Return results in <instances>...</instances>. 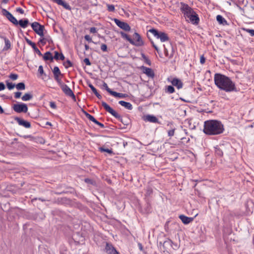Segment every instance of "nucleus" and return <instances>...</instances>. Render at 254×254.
Segmentation results:
<instances>
[{
  "label": "nucleus",
  "mask_w": 254,
  "mask_h": 254,
  "mask_svg": "<svg viewBox=\"0 0 254 254\" xmlns=\"http://www.w3.org/2000/svg\"><path fill=\"white\" fill-rule=\"evenodd\" d=\"M214 81L215 85L220 90L226 92L239 91L234 82L231 79L223 74L216 73L214 74Z\"/></svg>",
  "instance_id": "obj_1"
},
{
  "label": "nucleus",
  "mask_w": 254,
  "mask_h": 254,
  "mask_svg": "<svg viewBox=\"0 0 254 254\" xmlns=\"http://www.w3.org/2000/svg\"><path fill=\"white\" fill-rule=\"evenodd\" d=\"M224 130V126L221 121L216 120H207L204 123L203 132L209 135L221 134Z\"/></svg>",
  "instance_id": "obj_2"
},
{
  "label": "nucleus",
  "mask_w": 254,
  "mask_h": 254,
  "mask_svg": "<svg viewBox=\"0 0 254 254\" xmlns=\"http://www.w3.org/2000/svg\"><path fill=\"white\" fill-rule=\"evenodd\" d=\"M102 105L104 107V109L110 114H111L115 118L120 121L123 125L124 126L123 127H121V128H126L128 126L130 123V120L127 117H122L119 115L116 111L113 109L107 103L105 102H102Z\"/></svg>",
  "instance_id": "obj_3"
},
{
  "label": "nucleus",
  "mask_w": 254,
  "mask_h": 254,
  "mask_svg": "<svg viewBox=\"0 0 254 254\" xmlns=\"http://www.w3.org/2000/svg\"><path fill=\"white\" fill-rule=\"evenodd\" d=\"M148 32L152 33L157 39H159L162 42H165L169 40V37L167 33L158 31L155 28H152L149 29L148 30L147 33Z\"/></svg>",
  "instance_id": "obj_4"
},
{
  "label": "nucleus",
  "mask_w": 254,
  "mask_h": 254,
  "mask_svg": "<svg viewBox=\"0 0 254 254\" xmlns=\"http://www.w3.org/2000/svg\"><path fill=\"white\" fill-rule=\"evenodd\" d=\"M31 27L34 31L41 37L44 36V26L38 22H34L31 24Z\"/></svg>",
  "instance_id": "obj_5"
},
{
  "label": "nucleus",
  "mask_w": 254,
  "mask_h": 254,
  "mask_svg": "<svg viewBox=\"0 0 254 254\" xmlns=\"http://www.w3.org/2000/svg\"><path fill=\"white\" fill-rule=\"evenodd\" d=\"M180 4V10L184 14V16L188 18V17H189L190 15L194 13V11L188 4H186L183 2H181Z\"/></svg>",
  "instance_id": "obj_6"
},
{
  "label": "nucleus",
  "mask_w": 254,
  "mask_h": 254,
  "mask_svg": "<svg viewBox=\"0 0 254 254\" xmlns=\"http://www.w3.org/2000/svg\"><path fill=\"white\" fill-rule=\"evenodd\" d=\"M113 20L115 22L116 25L121 29L127 32H128L130 30L131 28L127 23L122 21L116 18H114Z\"/></svg>",
  "instance_id": "obj_7"
},
{
  "label": "nucleus",
  "mask_w": 254,
  "mask_h": 254,
  "mask_svg": "<svg viewBox=\"0 0 254 254\" xmlns=\"http://www.w3.org/2000/svg\"><path fill=\"white\" fill-rule=\"evenodd\" d=\"M133 39L136 41H134V44H131L133 45L139 47L144 45V42L141 39L140 35L137 32H135L133 35Z\"/></svg>",
  "instance_id": "obj_8"
},
{
  "label": "nucleus",
  "mask_w": 254,
  "mask_h": 254,
  "mask_svg": "<svg viewBox=\"0 0 254 254\" xmlns=\"http://www.w3.org/2000/svg\"><path fill=\"white\" fill-rule=\"evenodd\" d=\"M1 13L5 16L10 22L14 25H16V18H15L8 11L4 8L1 10Z\"/></svg>",
  "instance_id": "obj_9"
},
{
  "label": "nucleus",
  "mask_w": 254,
  "mask_h": 254,
  "mask_svg": "<svg viewBox=\"0 0 254 254\" xmlns=\"http://www.w3.org/2000/svg\"><path fill=\"white\" fill-rule=\"evenodd\" d=\"M145 204L143 206L142 212L144 213H149L151 212L152 207L151 200L149 198H145Z\"/></svg>",
  "instance_id": "obj_10"
},
{
  "label": "nucleus",
  "mask_w": 254,
  "mask_h": 254,
  "mask_svg": "<svg viewBox=\"0 0 254 254\" xmlns=\"http://www.w3.org/2000/svg\"><path fill=\"white\" fill-rule=\"evenodd\" d=\"M140 68L148 77L153 78L155 76L154 72L151 68L143 65L141 66Z\"/></svg>",
  "instance_id": "obj_11"
},
{
  "label": "nucleus",
  "mask_w": 254,
  "mask_h": 254,
  "mask_svg": "<svg viewBox=\"0 0 254 254\" xmlns=\"http://www.w3.org/2000/svg\"><path fill=\"white\" fill-rule=\"evenodd\" d=\"M28 111L27 105L23 103L17 102V113H26Z\"/></svg>",
  "instance_id": "obj_12"
},
{
  "label": "nucleus",
  "mask_w": 254,
  "mask_h": 254,
  "mask_svg": "<svg viewBox=\"0 0 254 254\" xmlns=\"http://www.w3.org/2000/svg\"><path fill=\"white\" fill-rule=\"evenodd\" d=\"M168 80L171 82L173 86H176L178 89L183 87V83L181 79L175 77L172 80H170V78H168Z\"/></svg>",
  "instance_id": "obj_13"
},
{
  "label": "nucleus",
  "mask_w": 254,
  "mask_h": 254,
  "mask_svg": "<svg viewBox=\"0 0 254 254\" xmlns=\"http://www.w3.org/2000/svg\"><path fill=\"white\" fill-rule=\"evenodd\" d=\"M143 120L145 121H148L150 123L161 124V122L159 121L157 117L152 115H147L144 117Z\"/></svg>",
  "instance_id": "obj_14"
},
{
  "label": "nucleus",
  "mask_w": 254,
  "mask_h": 254,
  "mask_svg": "<svg viewBox=\"0 0 254 254\" xmlns=\"http://www.w3.org/2000/svg\"><path fill=\"white\" fill-rule=\"evenodd\" d=\"M17 122L19 126H22L26 128H29L31 127V123L22 118L17 117Z\"/></svg>",
  "instance_id": "obj_15"
},
{
  "label": "nucleus",
  "mask_w": 254,
  "mask_h": 254,
  "mask_svg": "<svg viewBox=\"0 0 254 254\" xmlns=\"http://www.w3.org/2000/svg\"><path fill=\"white\" fill-rule=\"evenodd\" d=\"M190 20L191 23L195 25H197L199 22V18L196 13L194 11V13L190 15L189 17H188Z\"/></svg>",
  "instance_id": "obj_16"
},
{
  "label": "nucleus",
  "mask_w": 254,
  "mask_h": 254,
  "mask_svg": "<svg viewBox=\"0 0 254 254\" xmlns=\"http://www.w3.org/2000/svg\"><path fill=\"white\" fill-rule=\"evenodd\" d=\"M25 40L27 43L32 47V48H33V50L35 53H36L39 56H43L41 52L37 47L36 44L35 43L33 42L32 41H31V40L26 38H25Z\"/></svg>",
  "instance_id": "obj_17"
},
{
  "label": "nucleus",
  "mask_w": 254,
  "mask_h": 254,
  "mask_svg": "<svg viewBox=\"0 0 254 254\" xmlns=\"http://www.w3.org/2000/svg\"><path fill=\"white\" fill-rule=\"evenodd\" d=\"M52 1L58 5L62 6L65 9L68 10H71V9L70 6L64 0H52Z\"/></svg>",
  "instance_id": "obj_18"
},
{
  "label": "nucleus",
  "mask_w": 254,
  "mask_h": 254,
  "mask_svg": "<svg viewBox=\"0 0 254 254\" xmlns=\"http://www.w3.org/2000/svg\"><path fill=\"white\" fill-rule=\"evenodd\" d=\"M224 146V145H217L214 147L215 148V154L216 156L221 157L223 155V149Z\"/></svg>",
  "instance_id": "obj_19"
},
{
  "label": "nucleus",
  "mask_w": 254,
  "mask_h": 254,
  "mask_svg": "<svg viewBox=\"0 0 254 254\" xmlns=\"http://www.w3.org/2000/svg\"><path fill=\"white\" fill-rule=\"evenodd\" d=\"M105 251L107 254H114L117 251L112 244L109 243H106Z\"/></svg>",
  "instance_id": "obj_20"
},
{
  "label": "nucleus",
  "mask_w": 254,
  "mask_h": 254,
  "mask_svg": "<svg viewBox=\"0 0 254 254\" xmlns=\"http://www.w3.org/2000/svg\"><path fill=\"white\" fill-rule=\"evenodd\" d=\"M173 242L169 239H167V240L164 241L163 243V247L164 248V251L170 250L171 247L172 246Z\"/></svg>",
  "instance_id": "obj_21"
},
{
  "label": "nucleus",
  "mask_w": 254,
  "mask_h": 254,
  "mask_svg": "<svg viewBox=\"0 0 254 254\" xmlns=\"http://www.w3.org/2000/svg\"><path fill=\"white\" fill-rule=\"evenodd\" d=\"M179 217L184 224H188L193 220V217H189L184 215H180Z\"/></svg>",
  "instance_id": "obj_22"
},
{
  "label": "nucleus",
  "mask_w": 254,
  "mask_h": 254,
  "mask_svg": "<svg viewBox=\"0 0 254 254\" xmlns=\"http://www.w3.org/2000/svg\"><path fill=\"white\" fill-rule=\"evenodd\" d=\"M167 127H170V129L168 131V135L170 137L174 135L175 131L176 130L175 127L174 126L172 122H169L167 125Z\"/></svg>",
  "instance_id": "obj_23"
},
{
  "label": "nucleus",
  "mask_w": 254,
  "mask_h": 254,
  "mask_svg": "<svg viewBox=\"0 0 254 254\" xmlns=\"http://www.w3.org/2000/svg\"><path fill=\"white\" fill-rule=\"evenodd\" d=\"M29 24V22L28 19H21L19 21L17 20V25H19L23 28L27 27Z\"/></svg>",
  "instance_id": "obj_24"
},
{
  "label": "nucleus",
  "mask_w": 254,
  "mask_h": 254,
  "mask_svg": "<svg viewBox=\"0 0 254 254\" xmlns=\"http://www.w3.org/2000/svg\"><path fill=\"white\" fill-rule=\"evenodd\" d=\"M43 58L45 61H50L51 62H53L54 60L52 54L50 51L46 52L43 56Z\"/></svg>",
  "instance_id": "obj_25"
},
{
  "label": "nucleus",
  "mask_w": 254,
  "mask_h": 254,
  "mask_svg": "<svg viewBox=\"0 0 254 254\" xmlns=\"http://www.w3.org/2000/svg\"><path fill=\"white\" fill-rule=\"evenodd\" d=\"M61 88L62 89L63 92L67 96L73 93V91L71 90V89L65 84L62 86Z\"/></svg>",
  "instance_id": "obj_26"
},
{
  "label": "nucleus",
  "mask_w": 254,
  "mask_h": 254,
  "mask_svg": "<svg viewBox=\"0 0 254 254\" xmlns=\"http://www.w3.org/2000/svg\"><path fill=\"white\" fill-rule=\"evenodd\" d=\"M216 20L219 24L222 25H227L228 23L226 19L221 15H218L216 16Z\"/></svg>",
  "instance_id": "obj_27"
},
{
  "label": "nucleus",
  "mask_w": 254,
  "mask_h": 254,
  "mask_svg": "<svg viewBox=\"0 0 254 254\" xmlns=\"http://www.w3.org/2000/svg\"><path fill=\"white\" fill-rule=\"evenodd\" d=\"M119 33H120L123 38L125 39L128 41L130 44H134V41L127 33L123 31H120L119 32Z\"/></svg>",
  "instance_id": "obj_28"
},
{
  "label": "nucleus",
  "mask_w": 254,
  "mask_h": 254,
  "mask_svg": "<svg viewBox=\"0 0 254 254\" xmlns=\"http://www.w3.org/2000/svg\"><path fill=\"white\" fill-rule=\"evenodd\" d=\"M119 104L128 110H131L132 109V106L131 104L129 102H127L121 100L119 102Z\"/></svg>",
  "instance_id": "obj_29"
},
{
  "label": "nucleus",
  "mask_w": 254,
  "mask_h": 254,
  "mask_svg": "<svg viewBox=\"0 0 254 254\" xmlns=\"http://www.w3.org/2000/svg\"><path fill=\"white\" fill-rule=\"evenodd\" d=\"M54 77L57 76H62L63 74L61 73L58 66H55L52 70Z\"/></svg>",
  "instance_id": "obj_30"
},
{
  "label": "nucleus",
  "mask_w": 254,
  "mask_h": 254,
  "mask_svg": "<svg viewBox=\"0 0 254 254\" xmlns=\"http://www.w3.org/2000/svg\"><path fill=\"white\" fill-rule=\"evenodd\" d=\"M112 95L115 97H118L119 98H126L127 96V95L126 94L118 93V92H117L114 91L113 94H112Z\"/></svg>",
  "instance_id": "obj_31"
},
{
  "label": "nucleus",
  "mask_w": 254,
  "mask_h": 254,
  "mask_svg": "<svg viewBox=\"0 0 254 254\" xmlns=\"http://www.w3.org/2000/svg\"><path fill=\"white\" fill-rule=\"evenodd\" d=\"M32 98L33 95L31 93H26L21 97V99L24 101H27L31 100Z\"/></svg>",
  "instance_id": "obj_32"
},
{
  "label": "nucleus",
  "mask_w": 254,
  "mask_h": 254,
  "mask_svg": "<svg viewBox=\"0 0 254 254\" xmlns=\"http://www.w3.org/2000/svg\"><path fill=\"white\" fill-rule=\"evenodd\" d=\"M99 150L102 152H107L109 154H114L113 151L112 149L105 148L103 147H101L99 148Z\"/></svg>",
  "instance_id": "obj_33"
},
{
  "label": "nucleus",
  "mask_w": 254,
  "mask_h": 254,
  "mask_svg": "<svg viewBox=\"0 0 254 254\" xmlns=\"http://www.w3.org/2000/svg\"><path fill=\"white\" fill-rule=\"evenodd\" d=\"M153 193V190L150 187H148L146 190V193L145 194V198H149L148 197L150 196Z\"/></svg>",
  "instance_id": "obj_34"
},
{
  "label": "nucleus",
  "mask_w": 254,
  "mask_h": 254,
  "mask_svg": "<svg viewBox=\"0 0 254 254\" xmlns=\"http://www.w3.org/2000/svg\"><path fill=\"white\" fill-rule=\"evenodd\" d=\"M63 65L65 68H68L69 67H72L73 66L72 63L68 59L63 63Z\"/></svg>",
  "instance_id": "obj_35"
},
{
  "label": "nucleus",
  "mask_w": 254,
  "mask_h": 254,
  "mask_svg": "<svg viewBox=\"0 0 254 254\" xmlns=\"http://www.w3.org/2000/svg\"><path fill=\"white\" fill-rule=\"evenodd\" d=\"M175 92V88L174 86L172 85H168L166 86V92L169 93H173Z\"/></svg>",
  "instance_id": "obj_36"
},
{
  "label": "nucleus",
  "mask_w": 254,
  "mask_h": 254,
  "mask_svg": "<svg viewBox=\"0 0 254 254\" xmlns=\"http://www.w3.org/2000/svg\"><path fill=\"white\" fill-rule=\"evenodd\" d=\"M84 181L86 183H87L88 184H90V185H91L94 186H95L96 185V182L93 179H89V178H85L84 180Z\"/></svg>",
  "instance_id": "obj_37"
},
{
  "label": "nucleus",
  "mask_w": 254,
  "mask_h": 254,
  "mask_svg": "<svg viewBox=\"0 0 254 254\" xmlns=\"http://www.w3.org/2000/svg\"><path fill=\"white\" fill-rule=\"evenodd\" d=\"M6 85L7 88L9 90H12L14 87H16V84L9 82L8 81H6Z\"/></svg>",
  "instance_id": "obj_38"
},
{
  "label": "nucleus",
  "mask_w": 254,
  "mask_h": 254,
  "mask_svg": "<svg viewBox=\"0 0 254 254\" xmlns=\"http://www.w3.org/2000/svg\"><path fill=\"white\" fill-rule=\"evenodd\" d=\"M25 89V85L24 82H19L17 83V90H22Z\"/></svg>",
  "instance_id": "obj_39"
},
{
  "label": "nucleus",
  "mask_w": 254,
  "mask_h": 254,
  "mask_svg": "<svg viewBox=\"0 0 254 254\" xmlns=\"http://www.w3.org/2000/svg\"><path fill=\"white\" fill-rule=\"evenodd\" d=\"M147 36L148 38L149 39V41H150L151 45L152 47L155 49V50L157 52V53L159 54V50L157 46L154 44L153 40L150 38V36L148 33H147Z\"/></svg>",
  "instance_id": "obj_40"
},
{
  "label": "nucleus",
  "mask_w": 254,
  "mask_h": 254,
  "mask_svg": "<svg viewBox=\"0 0 254 254\" xmlns=\"http://www.w3.org/2000/svg\"><path fill=\"white\" fill-rule=\"evenodd\" d=\"M5 41V47L3 48V50H7L10 48V42L8 39L6 38H4Z\"/></svg>",
  "instance_id": "obj_41"
},
{
  "label": "nucleus",
  "mask_w": 254,
  "mask_h": 254,
  "mask_svg": "<svg viewBox=\"0 0 254 254\" xmlns=\"http://www.w3.org/2000/svg\"><path fill=\"white\" fill-rule=\"evenodd\" d=\"M174 52V49L173 48H172V52L170 54V55H169L167 49L166 48H165V49H164L165 55L166 57H168L170 59L172 58L173 57Z\"/></svg>",
  "instance_id": "obj_42"
},
{
  "label": "nucleus",
  "mask_w": 254,
  "mask_h": 254,
  "mask_svg": "<svg viewBox=\"0 0 254 254\" xmlns=\"http://www.w3.org/2000/svg\"><path fill=\"white\" fill-rule=\"evenodd\" d=\"M69 189L70 190H69V191H61V192L58 191V192H55L54 193L55 194H63V193H68V192H69L70 193H73V192L74 191V189L72 188H69Z\"/></svg>",
  "instance_id": "obj_43"
},
{
  "label": "nucleus",
  "mask_w": 254,
  "mask_h": 254,
  "mask_svg": "<svg viewBox=\"0 0 254 254\" xmlns=\"http://www.w3.org/2000/svg\"><path fill=\"white\" fill-rule=\"evenodd\" d=\"M103 86L104 87L105 90L109 93L111 95L112 94H113L114 91L112 90L111 89H110V88H109L107 84L106 83H105V82H103Z\"/></svg>",
  "instance_id": "obj_44"
},
{
  "label": "nucleus",
  "mask_w": 254,
  "mask_h": 254,
  "mask_svg": "<svg viewBox=\"0 0 254 254\" xmlns=\"http://www.w3.org/2000/svg\"><path fill=\"white\" fill-rule=\"evenodd\" d=\"M54 79L57 82L58 84L61 88L64 84V83L62 82L61 78H60V76L55 77H54Z\"/></svg>",
  "instance_id": "obj_45"
},
{
  "label": "nucleus",
  "mask_w": 254,
  "mask_h": 254,
  "mask_svg": "<svg viewBox=\"0 0 254 254\" xmlns=\"http://www.w3.org/2000/svg\"><path fill=\"white\" fill-rule=\"evenodd\" d=\"M107 9L110 12H114L115 11V6L113 4H107Z\"/></svg>",
  "instance_id": "obj_46"
},
{
  "label": "nucleus",
  "mask_w": 254,
  "mask_h": 254,
  "mask_svg": "<svg viewBox=\"0 0 254 254\" xmlns=\"http://www.w3.org/2000/svg\"><path fill=\"white\" fill-rule=\"evenodd\" d=\"M38 72L40 76H42L44 74V71L42 65H40L38 68Z\"/></svg>",
  "instance_id": "obj_47"
},
{
  "label": "nucleus",
  "mask_w": 254,
  "mask_h": 254,
  "mask_svg": "<svg viewBox=\"0 0 254 254\" xmlns=\"http://www.w3.org/2000/svg\"><path fill=\"white\" fill-rule=\"evenodd\" d=\"M101 49L103 52H107L108 47L107 45H106L105 44H102L101 45Z\"/></svg>",
  "instance_id": "obj_48"
},
{
  "label": "nucleus",
  "mask_w": 254,
  "mask_h": 254,
  "mask_svg": "<svg viewBox=\"0 0 254 254\" xmlns=\"http://www.w3.org/2000/svg\"><path fill=\"white\" fill-rule=\"evenodd\" d=\"M54 54L55 55L53 57L54 59H55L56 61L59 60V57L60 56V54L58 51H55Z\"/></svg>",
  "instance_id": "obj_49"
},
{
  "label": "nucleus",
  "mask_w": 254,
  "mask_h": 254,
  "mask_svg": "<svg viewBox=\"0 0 254 254\" xmlns=\"http://www.w3.org/2000/svg\"><path fill=\"white\" fill-rule=\"evenodd\" d=\"M94 123H95V124L98 125L100 127H101L102 128H105L104 125L103 124L101 123H100L97 120H96V121H94Z\"/></svg>",
  "instance_id": "obj_50"
},
{
  "label": "nucleus",
  "mask_w": 254,
  "mask_h": 254,
  "mask_svg": "<svg viewBox=\"0 0 254 254\" xmlns=\"http://www.w3.org/2000/svg\"><path fill=\"white\" fill-rule=\"evenodd\" d=\"M84 39L89 43L93 42L90 36L88 35H86L84 36Z\"/></svg>",
  "instance_id": "obj_51"
},
{
  "label": "nucleus",
  "mask_w": 254,
  "mask_h": 254,
  "mask_svg": "<svg viewBox=\"0 0 254 254\" xmlns=\"http://www.w3.org/2000/svg\"><path fill=\"white\" fill-rule=\"evenodd\" d=\"M87 118H88L90 121L93 122V123L96 120L93 116L91 115L90 114L87 115Z\"/></svg>",
  "instance_id": "obj_52"
},
{
  "label": "nucleus",
  "mask_w": 254,
  "mask_h": 254,
  "mask_svg": "<svg viewBox=\"0 0 254 254\" xmlns=\"http://www.w3.org/2000/svg\"><path fill=\"white\" fill-rule=\"evenodd\" d=\"M83 61L87 65H90L91 64V63L88 58H85Z\"/></svg>",
  "instance_id": "obj_53"
},
{
  "label": "nucleus",
  "mask_w": 254,
  "mask_h": 254,
  "mask_svg": "<svg viewBox=\"0 0 254 254\" xmlns=\"http://www.w3.org/2000/svg\"><path fill=\"white\" fill-rule=\"evenodd\" d=\"M144 61L148 65L150 66L151 65V62L147 57L144 59Z\"/></svg>",
  "instance_id": "obj_54"
},
{
  "label": "nucleus",
  "mask_w": 254,
  "mask_h": 254,
  "mask_svg": "<svg viewBox=\"0 0 254 254\" xmlns=\"http://www.w3.org/2000/svg\"><path fill=\"white\" fill-rule=\"evenodd\" d=\"M50 106L52 109H56L57 108L56 104L54 102H50Z\"/></svg>",
  "instance_id": "obj_55"
},
{
  "label": "nucleus",
  "mask_w": 254,
  "mask_h": 254,
  "mask_svg": "<svg viewBox=\"0 0 254 254\" xmlns=\"http://www.w3.org/2000/svg\"><path fill=\"white\" fill-rule=\"evenodd\" d=\"M89 31L91 33H95L97 32V28L95 27H92L90 28Z\"/></svg>",
  "instance_id": "obj_56"
},
{
  "label": "nucleus",
  "mask_w": 254,
  "mask_h": 254,
  "mask_svg": "<svg viewBox=\"0 0 254 254\" xmlns=\"http://www.w3.org/2000/svg\"><path fill=\"white\" fill-rule=\"evenodd\" d=\"M205 62V58L203 55H202L200 58V63L201 64H204Z\"/></svg>",
  "instance_id": "obj_57"
},
{
  "label": "nucleus",
  "mask_w": 254,
  "mask_h": 254,
  "mask_svg": "<svg viewBox=\"0 0 254 254\" xmlns=\"http://www.w3.org/2000/svg\"><path fill=\"white\" fill-rule=\"evenodd\" d=\"M65 198H58L55 201V202L59 204L62 203L63 201V200Z\"/></svg>",
  "instance_id": "obj_58"
},
{
  "label": "nucleus",
  "mask_w": 254,
  "mask_h": 254,
  "mask_svg": "<svg viewBox=\"0 0 254 254\" xmlns=\"http://www.w3.org/2000/svg\"><path fill=\"white\" fill-rule=\"evenodd\" d=\"M247 32H248L251 36H254V29H247Z\"/></svg>",
  "instance_id": "obj_59"
},
{
  "label": "nucleus",
  "mask_w": 254,
  "mask_h": 254,
  "mask_svg": "<svg viewBox=\"0 0 254 254\" xmlns=\"http://www.w3.org/2000/svg\"><path fill=\"white\" fill-rule=\"evenodd\" d=\"M181 140H182V142H184V143H188L190 139L189 138H187V137H182L181 138Z\"/></svg>",
  "instance_id": "obj_60"
},
{
  "label": "nucleus",
  "mask_w": 254,
  "mask_h": 254,
  "mask_svg": "<svg viewBox=\"0 0 254 254\" xmlns=\"http://www.w3.org/2000/svg\"><path fill=\"white\" fill-rule=\"evenodd\" d=\"M5 88V86L3 82H0V91L4 90Z\"/></svg>",
  "instance_id": "obj_61"
},
{
  "label": "nucleus",
  "mask_w": 254,
  "mask_h": 254,
  "mask_svg": "<svg viewBox=\"0 0 254 254\" xmlns=\"http://www.w3.org/2000/svg\"><path fill=\"white\" fill-rule=\"evenodd\" d=\"M9 77L13 80H16V73H11L9 75Z\"/></svg>",
  "instance_id": "obj_62"
},
{
  "label": "nucleus",
  "mask_w": 254,
  "mask_h": 254,
  "mask_svg": "<svg viewBox=\"0 0 254 254\" xmlns=\"http://www.w3.org/2000/svg\"><path fill=\"white\" fill-rule=\"evenodd\" d=\"M68 96L71 97L74 101H76V96L74 94L73 92L70 94Z\"/></svg>",
  "instance_id": "obj_63"
},
{
  "label": "nucleus",
  "mask_w": 254,
  "mask_h": 254,
  "mask_svg": "<svg viewBox=\"0 0 254 254\" xmlns=\"http://www.w3.org/2000/svg\"><path fill=\"white\" fill-rule=\"evenodd\" d=\"M173 250H177L178 248V246L177 244L174 243L173 242L172 246L171 247Z\"/></svg>",
  "instance_id": "obj_64"
}]
</instances>
